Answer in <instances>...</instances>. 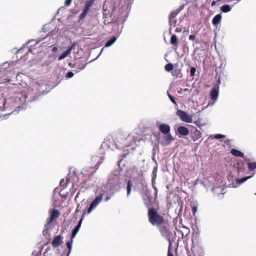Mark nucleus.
Segmentation results:
<instances>
[{"label":"nucleus","mask_w":256,"mask_h":256,"mask_svg":"<svg viewBox=\"0 0 256 256\" xmlns=\"http://www.w3.org/2000/svg\"><path fill=\"white\" fill-rule=\"evenodd\" d=\"M148 222L152 226H159L164 222V217L160 214L156 209L148 208Z\"/></svg>","instance_id":"nucleus-1"},{"label":"nucleus","mask_w":256,"mask_h":256,"mask_svg":"<svg viewBox=\"0 0 256 256\" xmlns=\"http://www.w3.org/2000/svg\"><path fill=\"white\" fill-rule=\"evenodd\" d=\"M120 176L117 175H111L108 180L107 186L110 190H116L120 188Z\"/></svg>","instance_id":"nucleus-2"},{"label":"nucleus","mask_w":256,"mask_h":256,"mask_svg":"<svg viewBox=\"0 0 256 256\" xmlns=\"http://www.w3.org/2000/svg\"><path fill=\"white\" fill-rule=\"evenodd\" d=\"M176 115L184 122L190 123L192 121V116L184 111L178 110L176 112Z\"/></svg>","instance_id":"nucleus-3"},{"label":"nucleus","mask_w":256,"mask_h":256,"mask_svg":"<svg viewBox=\"0 0 256 256\" xmlns=\"http://www.w3.org/2000/svg\"><path fill=\"white\" fill-rule=\"evenodd\" d=\"M154 190H155V194H154V200H152V198L149 196H147L146 198L144 199V204L148 209V208H153L152 206L153 204L154 203H155V202H156L157 194H158L157 188L155 187Z\"/></svg>","instance_id":"nucleus-4"},{"label":"nucleus","mask_w":256,"mask_h":256,"mask_svg":"<svg viewBox=\"0 0 256 256\" xmlns=\"http://www.w3.org/2000/svg\"><path fill=\"white\" fill-rule=\"evenodd\" d=\"M102 194H100V195L97 196L90 204V206H89L87 210V213L90 214L92 212V210L93 209H94L98 205V204L102 201Z\"/></svg>","instance_id":"nucleus-5"},{"label":"nucleus","mask_w":256,"mask_h":256,"mask_svg":"<svg viewBox=\"0 0 256 256\" xmlns=\"http://www.w3.org/2000/svg\"><path fill=\"white\" fill-rule=\"evenodd\" d=\"M102 194H100V195L97 196L90 204V206H89L87 210V213L90 214L92 212V210L93 209H94L98 205V204L102 201Z\"/></svg>","instance_id":"nucleus-6"},{"label":"nucleus","mask_w":256,"mask_h":256,"mask_svg":"<svg viewBox=\"0 0 256 256\" xmlns=\"http://www.w3.org/2000/svg\"><path fill=\"white\" fill-rule=\"evenodd\" d=\"M191 250L194 256H202L204 255L203 250L198 245H192Z\"/></svg>","instance_id":"nucleus-7"},{"label":"nucleus","mask_w":256,"mask_h":256,"mask_svg":"<svg viewBox=\"0 0 256 256\" xmlns=\"http://www.w3.org/2000/svg\"><path fill=\"white\" fill-rule=\"evenodd\" d=\"M219 86L216 84L212 88L210 92V97L212 100H216L218 95Z\"/></svg>","instance_id":"nucleus-8"},{"label":"nucleus","mask_w":256,"mask_h":256,"mask_svg":"<svg viewBox=\"0 0 256 256\" xmlns=\"http://www.w3.org/2000/svg\"><path fill=\"white\" fill-rule=\"evenodd\" d=\"M60 214L58 210L55 209L53 210L51 212L50 218L47 219V224H50L55 219L59 216Z\"/></svg>","instance_id":"nucleus-9"},{"label":"nucleus","mask_w":256,"mask_h":256,"mask_svg":"<svg viewBox=\"0 0 256 256\" xmlns=\"http://www.w3.org/2000/svg\"><path fill=\"white\" fill-rule=\"evenodd\" d=\"M173 140L174 138L170 134H167L162 137L161 144L164 146L168 145L171 143Z\"/></svg>","instance_id":"nucleus-10"},{"label":"nucleus","mask_w":256,"mask_h":256,"mask_svg":"<svg viewBox=\"0 0 256 256\" xmlns=\"http://www.w3.org/2000/svg\"><path fill=\"white\" fill-rule=\"evenodd\" d=\"M62 236L61 235H58L55 236L52 242V244L54 248H58L60 246L62 243Z\"/></svg>","instance_id":"nucleus-11"},{"label":"nucleus","mask_w":256,"mask_h":256,"mask_svg":"<svg viewBox=\"0 0 256 256\" xmlns=\"http://www.w3.org/2000/svg\"><path fill=\"white\" fill-rule=\"evenodd\" d=\"M85 214V212H83V214H82V218H80V220L78 221V224H77V226L73 229L72 231V238H74L76 234L78 233V230H80V228L81 226V224H82V220H83V217H84V214Z\"/></svg>","instance_id":"nucleus-12"},{"label":"nucleus","mask_w":256,"mask_h":256,"mask_svg":"<svg viewBox=\"0 0 256 256\" xmlns=\"http://www.w3.org/2000/svg\"><path fill=\"white\" fill-rule=\"evenodd\" d=\"M178 134L182 136H186L189 134L188 128L184 126H180L177 128Z\"/></svg>","instance_id":"nucleus-13"},{"label":"nucleus","mask_w":256,"mask_h":256,"mask_svg":"<svg viewBox=\"0 0 256 256\" xmlns=\"http://www.w3.org/2000/svg\"><path fill=\"white\" fill-rule=\"evenodd\" d=\"M170 126L166 124H161L159 126L160 131L162 133L164 134H170Z\"/></svg>","instance_id":"nucleus-14"},{"label":"nucleus","mask_w":256,"mask_h":256,"mask_svg":"<svg viewBox=\"0 0 256 256\" xmlns=\"http://www.w3.org/2000/svg\"><path fill=\"white\" fill-rule=\"evenodd\" d=\"M202 137V133L198 130H196L193 132L191 138L194 142H196Z\"/></svg>","instance_id":"nucleus-15"},{"label":"nucleus","mask_w":256,"mask_h":256,"mask_svg":"<svg viewBox=\"0 0 256 256\" xmlns=\"http://www.w3.org/2000/svg\"><path fill=\"white\" fill-rule=\"evenodd\" d=\"M230 152L233 156H238L241 158H244V154L242 152L236 149L232 148L230 150Z\"/></svg>","instance_id":"nucleus-16"},{"label":"nucleus","mask_w":256,"mask_h":256,"mask_svg":"<svg viewBox=\"0 0 256 256\" xmlns=\"http://www.w3.org/2000/svg\"><path fill=\"white\" fill-rule=\"evenodd\" d=\"M221 18L222 16L220 14H218L215 16L212 20V24L215 26H217L220 21Z\"/></svg>","instance_id":"nucleus-17"},{"label":"nucleus","mask_w":256,"mask_h":256,"mask_svg":"<svg viewBox=\"0 0 256 256\" xmlns=\"http://www.w3.org/2000/svg\"><path fill=\"white\" fill-rule=\"evenodd\" d=\"M170 44L176 47L175 49H176L178 44V40L175 34L172 36L170 40Z\"/></svg>","instance_id":"nucleus-18"},{"label":"nucleus","mask_w":256,"mask_h":256,"mask_svg":"<svg viewBox=\"0 0 256 256\" xmlns=\"http://www.w3.org/2000/svg\"><path fill=\"white\" fill-rule=\"evenodd\" d=\"M116 40V37L115 36L111 38L108 40L106 42L105 44L106 47H109L111 46Z\"/></svg>","instance_id":"nucleus-19"},{"label":"nucleus","mask_w":256,"mask_h":256,"mask_svg":"<svg viewBox=\"0 0 256 256\" xmlns=\"http://www.w3.org/2000/svg\"><path fill=\"white\" fill-rule=\"evenodd\" d=\"M160 231L163 236H168V230L165 226H160Z\"/></svg>","instance_id":"nucleus-20"},{"label":"nucleus","mask_w":256,"mask_h":256,"mask_svg":"<svg viewBox=\"0 0 256 256\" xmlns=\"http://www.w3.org/2000/svg\"><path fill=\"white\" fill-rule=\"evenodd\" d=\"M94 2V0H88L86 1L84 6V9L90 10V7L92 6Z\"/></svg>","instance_id":"nucleus-21"},{"label":"nucleus","mask_w":256,"mask_h":256,"mask_svg":"<svg viewBox=\"0 0 256 256\" xmlns=\"http://www.w3.org/2000/svg\"><path fill=\"white\" fill-rule=\"evenodd\" d=\"M220 10L223 12H228L230 11L231 7L228 4H224L221 6Z\"/></svg>","instance_id":"nucleus-22"},{"label":"nucleus","mask_w":256,"mask_h":256,"mask_svg":"<svg viewBox=\"0 0 256 256\" xmlns=\"http://www.w3.org/2000/svg\"><path fill=\"white\" fill-rule=\"evenodd\" d=\"M132 182L130 180H128V182H127V187H126V190H127V196H128L130 193V192H131V190H132Z\"/></svg>","instance_id":"nucleus-23"},{"label":"nucleus","mask_w":256,"mask_h":256,"mask_svg":"<svg viewBox=\"0 0 256 256\" xmlns=\"http://www.w3.org/2000/svg\"><path fill=\"white\" fill-rule=\"evenodd\" d=\"M72 239L73 238H72L70 241H68L66 243V246H67L68 248V253L66 256H69V254L71 252V250H72Z\"/></svg>","instance_id":"nucleus-24"},{"label":"nucleus","mask_w":256,"mask_h":256,"mask_svg":"<svg viewBox=\"0 0 256 256\" xmlns=\"http://www.w3.org/2000/svg\"><path fill=\"white\" fill-rule=\"evenodd\" d=\"M248 168L250 170H254L256 169V162L248 163Z\"/></svg>","instance_id":"nucleus-25"},{"label":"nucleus","mask_w":256,"mask_h":256,"mask_svg":"<svg viewBox=\"0 0 256 256\" xmlns=\"http://www.w3.org/2000/svg\"><path fill=\"white\" fill-rule=\"evenodd\" d=\"M70 50H66L64 52H63L58 58V60H61L65 58L67 56L70 52L69 51Z\"/></svg>","instance_id":"nucleus-26"},{"label":"nucleus","mask_w":256,"mask_h":256,"mask_svg":"<svg viewBox=\"0 0 256 256\" xmlns=\"http://www.w3.org/2000/svg\"><path fill=\"white\" fill-rule=\"evenodd\" d=\"M88 11L89 10L84 8L82 13L80 14V16H79V20H82V19H84L86 16Z\"/></svg>","instance_id":"nucleus-27"},{"label":"nucleus","mask_w":256,"mask_h":256,"mask_svg":"<svg viewBox=\"0 0 256 256\" xmlns=\"http://www.w3.org/2000/svg\"><path fill=\"white\" fill-rule=\"evenodd\" d=\"M164 68H165L166 71L170 72V71H171V70H173L174 66H173L172 64L169 63V64H166Z\"/></svg>","instance_id":"nucleus-28"},{"label":"nucleus","mask_w":256,"mask_h":256,"mask_svg":"<svg viewBox=\"0 0 256 256\" xmlns=\"http://www.w3.org/2000/svg\"><path fill=\"white\" fill-rule=\"evenodd\" d=\"M178 10H174L171 12L169 18H174L176 15L178 14Z\"/></svg>","instance_id":"nucleus-29"},{"label":"nucleus","mask_w":256,"mask_h":256,"mask_svg":"<svg viewBox=\"0 0 256 256\" xmlns=\"http://www.w3.org/2000/svg\"><path fill=\"white\" fill-rule=\"evenodd\" d=\"M176 20L174 18H169V24L170 26H176Z\"/></svg>","instance_id":"nucleus-30"},{"label":"nucleus","mask_w":256,"mask_h":256,"mask_svg":"<svg viewBox=\"0 0 256 256\" xmlns=\"http://www.w3.org/2000/svg\"><path fill=\"white\" fill-rule=\"evenodd\" d=\"M213 138L215 139H220L225 138V136L222 134H216L214 135Z\"/></svg>","instance_id":"nucleus-31"},{"label":"nucleus","mask_w":256,"mask_h":256,"mask_svg":"<svg viewBox=\"0 0 256 256\" xmlns=\"http://www.w3.org/2000/svg\"><path fill=\"white\" fill-rule=\"evenodd\" d=\"M250 177L243 178H242L237 179V182L238 184H242L243 182L246 181Z\"/></svg>","instance_id":"nucleus-32"},{"label":"nucleus","mask_w":256,"mask_h":256,"mask_svg":"<svg viewBox=\"0 0 256 256\" xmlns=\"http://www.w3.org/2000/svg\"><path fill=\"white\" fill-rule=\"evenodd\" d=\"M196 69L194 67L192 66L190 69V76H192L194 75Z\"/></svg>","instance_id":"nucleus-33"},{"label":"nucleus","mask_w":256,"mask_h":256,"mask_svg":"<svg viewBox=\"0 0 256 256\" xmlns=\"http://www.w3.org/2000/svg\"><path fill=\"white\" fill-rule=\"evenodd\" d=\"M72 0H66L64 2V6L68 7L70 6L72 2Z\"/></svg>","instance_id":"nucleus-34"},{"label":"nucleus","mask_w":256,"mask_h":256,"mask_svg":"<svg viewBox=\"0 0 256 256\" xmlns=\"http://www.w3.org/2000/svg\"><path fill=\"white\" fill-rule=\"evenodd\" d=\"M168 97H169L170 99V100L174 104H176V102L175 99H174V97L173 96H172V95L168 94Z\"/></svg>","instance_id":"nucleus-35"},{"label":"nucleus","mask_w":256,"mask_h":256,"mask_svg":"<svg viewBox=\"0 0 256 256\" xmlns=\"http://www.w3.org/2000/svg\"><path fill=\"white\" fill-rule=\"evenodd\" d=\"M74 76V73L72 72H69L66 74V77L68 78H71Z\"/></svg>","instance_id":"nucleus-36"},{"label":"nucleus","mask_w":256,"mask_h":256,"mask_svg":"<svg viewBox=\"0 0 256 256\" xmlns=\"http://www.w3.org/2000/svg\"><path fill=\"white\" fill-rule=\"evenodd\" d=\"M76 46V44H72L70 46H69L68 48H67V50H70V52L72 50L74 49V48Z\"/></svg>","instance_id":"nucleus-37"},{"label":"nucleus","mask_w":256,"mask_h":256,"mask_svg":"<svg viewBox=\"0 0 256 256\" xmlns=\"http://www.w3.org/2000/svg\"><path fill=\"white\" fill-rule=\"evenodd\" d=\"M196 36L195 35H194V34H190L188 36V39L190 40H194L196 39Z\"/></svg>","instance_id":"nucleus-38"},{"label":"nucleus","mask_w":256,"mask_h":256,"mask_svg":"<svg viewBox=\"0 0 256 256\" xmlns=\"http://www.w3.org/2000/svg\"><path fill=\"white\" fill-rule=\"evenodd\" d=\"M196 211H197V208L196 206H194L192 207V212L194 214H195V213L196 212Z\"/></svg>","instance_id":"nucleus-39"},{"label":"nucleus","mask_w":256,"mask_h":256,"mask_svg":"<svg viewBox=\"0 0 256 256\" xmlns=\"http://www.w3.org/2000/svg\"><path fill=\"white\" fill-rule=\"evenodd\" d=\"M182 31V28H176L175 30V32H180Z\"/></svg>","instance_id":"nucleus-40"},{"label":"nucleus","mask_w":256,"mask_h":256,"mask_svg":"<svg viewBox=\"0 0 256 256\" xmlns=\"http://www.w3.org/2000/svg\"><path fill=\"white\" fill-rule=\"evenodd\" d=\"M80 210V204H78V206H77V208H76V213L78 212Z\"/></svg>","instance_id":"nucleus-41"},{"label":"nucleus","mask_w":256,"mask_h":256,"mask_svg":"<svg viewBox=\"0 0 256 256\" xmlns=\"http://www.w3.org/2000/svg\"><path fill=\"white\" fill-rule=\"evenodd\" d=\"M103 9H104V12H103L104 15H106L107 14L106 10L104 9V6L103 7Z\"/></svg>","instance_id":"nucleus-42"},{"label":"nucleus","mask_w":256,"mask_h":256,"mask_svg":"<svg viewBox=\"0 0 256 256\" xmlns=\"http://www.w3.org/2000/svg\"><path fill=\"white\" fill-rule=\"evenodd\" d=\"M216 1H212V2L211 5H212V6H214L216 5Z\"/></svg>","instance_id":"nucleus-43"},{"label":"nucleus","mask_w":256,"mask_h":256,"mask_svg":"<svg viewBox=\"0 0 256 256\" xmlns=\"http://www.w3.org/2000/svg\"><path fill=\"white\" fill-rule=\"evenodd\" d=\"M168 256H174L173 254L170 252V250L168 251Z\"/></svg>","instance_id":"nucleus-44"},{"label":"nucleus","mask_w":256,"mask_h":256,"mask_svg":"<svg viewBox=\"0 0 256 256\" xmlns=\"http://www.w3.org/2000/svg\"><path fill=\"white\" fill-rule=\"evenodd\" d=\"M110 196H107L106 198H105V200L106 201H108L109 200H110Z\"/></svg>","instance_id":"nucleus-45"},{"label":"nucleus","mask_w":256,"mask_h":256,"mask_svg":"<svg viewBox=\"0 0 256 256\" xmlns=\"http://www.w3.org/2000/svg\"><path fill=\"white\" fill-rule=\"evenodd\" d=\"M64 182V180H62L60 182V184L62 186Z\"/></svg>","instance_id":"nucleus-46"},{"label":"nucleus","mask_w":256,"mask_h":256,"mask_svg":"<svg viewBox=\"0 0 256 256\" xmlns=\"http://www.w3.org/2000/svg\"><path fill=\"white\" fill-rule=\"evenodd\" d=\"M56 50H57V48H56V47H54V48H52V50H53L54 52H56Z\"/></svg>","instance_id":"nucleus-47"},{"label":"nucleus","mask_w":256,"mask_h":256,"mask_svg":"<svg viewBox=\"0 0 256 256\" xmlns=\"http://www.w3.org/2000/svg\"><path fill=\"white\" fill-rule=\"evenodd\" d=\"M188 88H184V92H186V91H188Z\"/></svg>","instance_id":"nucleus-48"},{"label":"nucleus","mask_w":256,"mask_h":256,"mask_svg":"<svg viewBox=\"0 0 256 256\" xmlns=\"http://www.w3.org/2000/svg\"><path fill=\"white\" fill-rule=\"evenodd\" d=\"M84 66H84L81 69L82 70V69L84 68Z\"/></svg>","instance_id":"nucleus-49"},{"label":"nucleus","mask_w":256,"mask_h":256,"mask_svg":"<svg viewBox=\"0 0 256 256\" xmlns=\"http://www.w3.org/2000/svg\"><path fill=\"white\" fill-rule=\"evenodd\" d=\"M220 0H216L217 2L220 1Z\"/></svg>","instance_id":"nucleus-50"}]
</instances>
